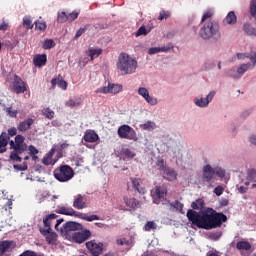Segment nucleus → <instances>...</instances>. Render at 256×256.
I'll list each match as a JSON object with an SVG mask.
<instances>
[{
	"mask_svg": "<svg viewBox=\"0 0 256 256\" xmlns=\"http://www.w3.org/2000/svg\"><path fill=\"white\" fill-rule=\"evenodd\" d=\"M7 145H9V135L7 132H2L0 135V153L7 151Z\"/></svg>",
	"mask_w": 256,
	"mask_h": 256,
	"instance_id": "obj_21",
	"label": "nucleus"
},
{
	"mask_svg": "<svg viewBox=\"0 0 256 256\" xmlns=\"http://www.w3.org/2000/svg\"><path fill=\"white\" fill-rule=\"evenodd\" d=\"M213 171H214V175H217L218 177H220V179H223V177H225L226 175L225 169L219 166L213 167Z\"/></svg>",
	"mask_w": 256,
	"mask_h": 256,
	"instance_id": "obj_41",
	"label": "nucleus"
},
{
	"mask_svg": "<svg viewBox=\"0 0 256 256\" xmlns=\"http://www.w3.org/2000/svg\"><path fill=\"white\" fill-rule=\"evenodd\" d=\"M164 149L163 150H158L159 153H169V155H171L172 153H175V150H169V148L171 147V145L169 144V142H164L163 144Z\"/></svg>",
	"mask_w": 256,
	"mask_h": 256,
	"instance_id": "obj_44",
	"label": "nucleus"
},
{
	"mask_svg": "<svg viewBox=\"0 0 256 256\" xmlns=\"http://www.w3.org/2000/svg\"><path fill=\"white\" fill-rule=\"evenodd\" d=\"M122 155H123L124 159H133V157H135V151H133L129 148H126V149H124Z\"/></svg>",
	"mask_w": 256,
	"mask_h": 256,
	"instance_id": "obj_42",
	"label": "nucleus"
},
{
	"mask_svg": "<svg viewBox=\"0 0 256 256\" xmlns=\"http://www.w3.org/2000/svg\"><path fill=\"white\" fill-rule=\"evenodd\" d=\"M17 129L18 128H16V127H11L8 129L7 135L9 137V139H11V137H15V135H17Z\"/></svg>",
	"mask_w": 256,
	"mask_h": 256,
	"instance_id": "obj_63",
	"label": "nucleus"
},
{
	"mask_svg": "<svg viewBox=\"0 0 256 256\" xmlns=\"http://www.w3.org/2000/svg\"><path fill=\"white\" fill-rule=\"evenodd\" d=\"M228 77H232V79H239V72L237 68H231L228 70Z\"/></svg>",
	"mask_w": 256,
	"mask_h": 256,
	"instance_id": "obj_51",
	"label": "nucleus"
},
{
	"mask_svg": "<svg viewBox=\"0 0 256 256\" xmlns=\"http://www.w3.org/2000/svg\"><path fill=\"white\" fill-rule=\"evenodd\" d=\"M122 89L123 87L119 84H108V86L98 88L96 90V93H104L105 95H107V93H113L115 95L117 93H120Z\"/></svg>",
	"mask_w": 256,
	"mask_h": 256,
	"instance_id": "obj_13",
	"label": "nucleus"
},
{
	"mask_svg": "<svg viewBox=\"0 0 256 256\" xmlns=\"http://www.w3.org/2000/svg\"><path fill=\"white\" fill-rule=\"evenodd\" d=\"M101 53H103V50H101V49H90L89 57L91 58V61H93V59H97V57H99V55H101Z\"/></svg>",
	"mask_w": 256,
	"mask_h": 256,
	"instance_id": "obj_38",
	"label": "nucleus"
},
{
	"mask_svg": "<svg viewBox=\"0 0 256 256\" xmlns=\"http://www.w3.org/2000/svg\"><path fill=\"white\" fill-rule=\"evenodd\" d=\"M73 207L74 209H78V210L87 208V202L85 201V196L81 194L74 196Z\"/></svg>",
	"mask_w": 256,
	"mask_h": 256,
	"instance_id": "obj_17",
	"label": "nucleus"
},
{
	"mask_svg": "<svg viewBox=\"0 0 256 256\" xmlns=\"http://www.w3.org/2000/svg\"><path fill=\"white\" fill-rule=\"evenodd\" d=\"M144 229L146 231H152V229H157V223H154L153 221H148L145 224Z\"/></svg>",
	"mask_w": 256,
	"mask_h": 256,
	"instance_id": "obj_55",
	"label": "nucleus"
},
{
	"mask_svg": "<svg viewBox=\"0 0 256 256\" xmlns=\"http://www.w3.org/2000/svg\"><path fill=\"white\" fill-rule=\"evenodd\" d=\"M79 13H81V11H73L70 14H68V21L69 23H73V21H75V19H77V17H79Z\"/></svg>",
	"mask_w": 256,
	"mask_h": 256,
	"instance_id": "obj_52",
	"label": "nucleus"
},
{
	"mask_svg": "<svg viewBox=\"0 0 256 256\" xmlns=\"http://www.w3.org/2000/svg\"><path fill=\"white\" fill-rule=\"evenodd\" d=\"M141 127L144 129V131H153V129H155V123L147 121L146 123L142 124Z\"/></svg>",
	"mask_w": 256,
	"mask_h": 256,
	"instance_id": "obj_43",
	"label": "nucleus"
},
{
	"mask_svg": "<svg viewBox=\"0 0 256 256\" xmlns=\"http://www.w3.org/2000/svg\"><path fill=\"white\" fill-rule=\"evenodd\" d=\"M238 71V77L241 79L247 71L253 69V66H251V62L240 64L237 68Z\"/></svg>",
	"mask_w": 256,
	"mask_h": 256,
	"instance_id": "obj_23",
	"label": "nucleus"
},
{
	"mask_svg": "<svg viewBox=\"0 0 256 256\" xmlns=\"http://www.w3.org/2000/svg\"><path fill=\"white\" fill-rule=\"evenodd\" d=\"M251 113H253V109H247L244 110L241 114H240V119H247V117H249V115H251Z\"/></svg>",
	"mask_w": 256,
	"mask_h": 256,
	"instance_id": "obj_61",
	"label": "nucleus"
},
{
	"mask_svg": "<svg viewBox=\"0 0 256 256\" xmlns=\"http://www.w3.org/2000/svg\"><path fill=\"white\" fill-rule=\"evenodd\" d=\"M124 203H126L127 207H130V209H137V207H140L139 201L127 196H124Z\"/></svg>",
	"mask_w": 256,
	"mask_h": 256,
	"instance_id": "obj_29",
	"label": "nucleus"
},
{
	"mask_svg": "<svg viewBox=\"0 0 256 256\" xmlns=\"http://www.w3.org/2000/svg\"><path fill=\"white\" fill-rule=\"evenodd\" d=\"M81 231L82 232H75L72 235V241L74 243L81 244V243H85V241H87V239H91V231L90 230L83 229V227H82Z\"/></svg>",
	"mask_w": 256,
	"mask_h": 256,
	"instance_id": "obj_12",
	"label": "nucleus"
},
{
	"mask_svg": "<svg viewBox=\"0 0 256 256\" xmlns=\"http://www.w3.org/2000/svg\"><path fill=\"white\" fill-rule=\"evenodd\" d=\"M202 181L208 185H213L215 183V171L211 165L206 164L202 169Z\"/></svg>",
	"mask_w": 256,
	"mask_h": 256,
	"instance_id": "obj_10",
	"label": "nucleus"
},
{
	"mask_svg": "<svg viewBox=\"0 0 256 256\" xmlns=\"http://www.w3.org/2000/svg\"><path fill=\"white\" fill-rule=\"evenodd\" d=\"M10 89L13 91V93L20 95V93H25V91H27V85L25 84V81L21 79V77L15 74L14 79L10 85Z\"/></svg>",
	"mask_w": 256,
	"mask_h": 256,
	"instance_id": "obj_9",
	"label": "nucleus"
},
{
	"mask_svg": "<svg viewBox=\"0 0 256 256\" xmlns=\"http://www.w3.org/2000/svg\"><path fill=\"white\" fill-rule=\"evenodd\" d=\"M44 228H40L41 235H47V233H51V220L45 217L43 219Z\"/></svg>",
	"mask_w": 256,
	"mask_h": 256,
	"instance_id": "obj_30",
	"label": "nucleus"
},
{
	"mask_svg": "<svg viewBox=\"0 0 256 256\" xmlns=\"http://www.w3.org/2000/svg\"><path fill=\"white\" fill-rule=\"evenodd\" d=\"M13 168L16 171H27V163H23V164H14Z\"/></svg>",
	"mask_w": 256,
	"mask_h": 256,
	"instance_id": "obj_60",
	"label": "nucleus"
},
{
	"mask_svg": "<svg viewBox=\"0 0 256 256\" xmlns=\"http://www.w3.org/2000/svg\"><path fill=\"white\" fill-rule=\"evenodd\" d=\"M250 15H252V17H256V0H251Z\"/></svg>",
	"mask_w": 256,
	"mask_h": 256,
	"instance_id": "obj_58",
	"label": "nucleus"
},
{
	"mask_svg": "<svg viewBox=\"0 0 256 256\" xmlns=\"http://www.w3.org/2000/svg\"><path fill=\"white\" fill-rule=\"evenodd\" d=\"M205 205V200H203L202 198H198L197 200L193 201L191 203V208L193 209L192 211H199L201 209H203Z\"/></svg>",
	"mask_w": 256,
	"mask_h": 256,
	"instance_id": "obj_31",
	"label": "nucleus"
},
{
	"mask_svg": "<svg viewBox=\"0 0 256 256\" xmlns=\"http://www.w3.org/2000/svg\"><path fill=\"white\" fill-rule=\"evenodd\" d=\"M86 247L88 251H90L91 255L93 256H99L103 253V243L101 242L91 240L86 243Z\"/></svg>",
	"mask_w": 256,
	"mask_h": 256,
	"instance_id": "obj_11",
	"label": "nucleus"
},
{
	"mask_svg": "<svg viewBox=\"0 0 256 256\" xmlns=\"http://www.w3.org/2000/svg\"><path fill=\"white\" fill-rule=\"evenodd\" d=\"M66 107H71L74 109L75 107H79L81 105V99L80 98H70L65 103Z\"/></svg>",
	"mask_w": 256,
	"mask_h": 256,
	"instance_id": "obj_33",
	"label": "nucleus"
},
{
	"mask_svg": "<svg viewBox=\"0 0 256 256\" xmlns=\"http://www.w3.org/2000/svg\"><path fill=\"white\" fill-rule=\"evenodd\" d=\"M43 115H45L47 119L51 120L55 117V111L51 110L50 108H46L43 110Z\"/></svg>",
	"mask_w": 256,
	"mask_h": 256,
	"instance_id": "obj_48",
	"label": "nucleus"
},
{
	"mask_svg": "<svg viewBox=\"0 0 256 256\" xmlns=\"http://www.w3.org/2000/svg\"><path fill=\"white\" fill-rule=\"evenodd\" d=\"M169 17H171V12L165 10H161L159 12V21H163V19H169Z\"/></svg>",
	"mask_w": 256,
	"mask_h": 256,
	"instance_id": "obj_49",
	"label": "nucleus"
},
{
	"mask_svg": "<svg viewBox=\"0 0 256 256\" xmlns=\"http://www.w3.org/2000/svg\"><path fill=\"white\" fill-rule=\"evenodd\" d=\"M161 175L166 179L167 181H175L177 179V172L173 170L171 167H167L164 169V171L161 173Z\"/></svg>",
	"mask_w": 256,
	"mask_h": 256,
	"instance_id": "obj_20",
	"label": "nucleus"
},
{
	"mask_svg": "<svg viewBox=\"0 0 256 256\" xmlns=\"http://www.w3.org/2000/svg\"><path fill=\"white\" fill-rule=\"evenodd\" d=\"M155 169H157V171H159L160 173L164 172L165 169H167L169 166L167 165V162L165 161V159L161 158V157H157V160L155 162L154 165Z\"/></svg>",
	"mask_w": 256,
	"mask_h": 256,
	"instance_id": "obj_25",
	"label": "nucleus"
},
{
	"mask_svg": "<svg viewBox=\"0 0 256 256\" xmlns=\"http://www.w3.org/2000/svg\"><path fill=\"white\" fill-rule=\"evenodd\" d=\"M148 33L149 31H147V28H145V26H141L135 33V37H141V35H147Z\"/></svg>",
	"mask_w": 256,
	"mask_h": 256,
	"instance_id": "obj_56",
	"label": "nucleus"
},
{
	"mask_svg": "<svg viewBox=\"0 0 256 256\" xmlns=\"http://www.w3.org/2000/svg\"><path fill=\"white\" fill-rule=\"evenodd\" d=\"M77 217L78 219H83L84 221H89V222L101 220V218L98 215L93 214V215L87 216V214L81 213V212H78Z\"/></svg>",
	"mask_w": 256,
	"mask_h": 256,
	"instance_id": "obj_27",
	"label": "nucleus"
},
{
	"mask_svg": "<svg viewBox=\"0 0 256 256\" xmlns=\"http://www.w3.org/2000/svg\"><path fill=\"white\" fill-rule=\"evenodd\" d=\"M243 31L246 35L250 37H256V28L253 27L250 23H245L243 25Z\"/></svg>",
	"mask_w": 256,
	"mask_h": 256,
	"instance_id": "obj_28",
	"label": "nucleus"
},
{
	"mask_svg": "<svg viewBox=\"0 0 256 256\" xmlns=\"http://www.w3.org/2000/svg\"><path fill=\"white\" fill-rule=\"evenodd\" d=\"M33 123H35V120L32 118H27L26 120L20 122L17 125V129L18 131H20L21 133H25L26 131H29V129H31V126L33 125Z\"/></svg>",
	"mask_w": 256,
	"mask_h": 256,
	"instance_id": "obj_18",
	"label": "nucleus"
},
{
	"mask_svg": "<svg viewBox=\"0 0 256 256\" xmlns=\"http://www.w3.org/2000/svg\"><path fill=\"white\" fill-rule=\"evenodd\" d=\"M173 43H168L166 46L158 47L160 53H169L173 49Z\"/></svg>",
	"mask_w": 256,
	"mask_h": 256,
	"instance_id": "obj_50",
	"label": "nucleus"
},
{
	"mask_svg": "<svg viewBox=\"0 0 256 256\" xmlns=\"http://www.w3.org/2000/svg\"><path fill=\"white\" fill-rule=\"evenodd\" d=\"M23 25L24 27H27V29H33V23L31 22V19L29 17L23 18Z\"/></svg>",
	"mask_w": 256,
	"mask_h": 256,
	"instance_id": "obj_59",
	"label": "nucleus"
},
{
	"mask_svg": "<svg viewBox=\"0 0 256 256\" xmlns=\"http://www.w3.org/2000/svg\"><path fill=\"white\" fill-rule=\"evenodd\" d=\"M56 213L59 215H67L69 217H77V215H79V212L75 211L73 207H65L63 205L57 206Z\"/></svg>",
	"mask_w": 256,
	"mask_h": 256,
	"instance_id": "obj_15",
	"label": "nucleus"
},
{
	"mask_svg": "<svg viewBox=\"0 0 256 256\" xmlns=\"http://www.w3.org/2000/svg\"><path fill=\"white\" fill-rule=\"evenodd\" d=\"M10 149L13 151L10 153L11 161H16V163H21L23 158H21V154L27 151V145L25 144V136L18 134L15 137V141L11 140L9 142Z\"/></svg>",
	"mask_w": 256,
	"mask_h": 256,
	"instance_id": "obj_4",
	"label": "nucleus"
},
{
	"mask_svg": "<svg viewBox=\"0 0 256 256\" xmlns=\"http://www.w3.org/2000/svg\"><path fill=\"white\" fill-rule=\"evenodd\" d=\"M84 141H86V143H97V141H99V135L95 133V131L86 132Z\"/></svg>",
	"mask_w": 256,
	"mask_h": 256,
	"instance_id": "obj_24",
	"label": "nucleus"
},
{
	"mask_svg": "<svg viewBox=\"0 0 256 256\" xmlns=\"http://www.w3.org/2000/svg\"><path fill=\"white\" fill-rule=\"evenodd\" d=\"M215 95H217V92L215 90H211L206 97L198 96L193 99L194 105L196 107H199L200 109H205L209 107V103L215 99Z\"/></svg>",
	"mask_w": 256,
	"mask_h": 256,
	"instance_id": "obj_8",
	"label": "nucleus"
},
{
	"mask_svg": "<svg viewBox=\"0 0 256 256\" xmlns=\"http://www.w3.org/2000/svg\"><path fill=\"white\" fill-rule=\"evenodd\" d=\"M225 21L227 25H235V23H237V15H235V12L230 11L226 16Z\"/></svg>",
	"mask_w": 256,
	"mask_h": 256,
	"instance_id": "obj_32",
	"label": "nucleus"
},
{
	"mask_svg": "<svg viewBox=\"0 0 256 256\" xmlns=\"http://www.w3.org/2000/svg\"><path fill=\"white\" fill-rule=\"evenodd\" d=\"M130 181L134 191H137L140 195H145V186L143 185V180H141V178H130Z\"/></svg>",
	"mask_w": 256,
	"mask_h": 256,
	"instance_id": "obj_16",
	"label": "nucleus"
},
{
	"mask_svg": "<svg viewBox=\"0 0 256 256\" xmlns=\"http://www.w3.org/2000/svg\"><path fill=\"white\" fill-rule=\"evenodd\" d=\"M148 105H151L152 107H155V105H158L159 100L157 98L150 96V94L147 95V97L144 99Z\"/></svg>",
	"mask_w": 256,
	"mask_h": 256,
	"instance_id": "obj_40",
	"label": "nucleus"
},
{
	"mask_svg": "<svg viewBox=\"0 0 256 256\" xmlns=\"http://www.w3.org/2000/svg\"><path fill=\"white\" fill-rule=\"evenodd\" d=\"M67 147H69V143L65 141L64 143L54 144L52 146V151H64Z\"/></svg>",
	"mask_w": 256,
	"mask_h": 256,
	"instance_id": "obj_36",
	"label": "nucleus"
},
{
	"mask_svg": "<svg viewBox=\"0 0 256 256\" xmlns=\"http://www.w3.org/2000/svg\"><path fill=\"white\" fill-rule=\"evenodd\" d=\"M35 67H43L47 64V54H38L33 58Z\"/></svg>",
	"mask_w": 256,
	"mask_h": 256,
	"instance_id": "obj_22",
	"label": "nucleus"
},
{
	"mask_svg": "<svg viewBox=\"0 0 256 256\" xmlns=\"http://www.w3.org/2000/svg\"><path fill=\"white\" fill-rule=\"evenodd\" d=\"M138 95H140V97L144 98L145 100L146 97L149 95V90L146 87H139Z\"/></svg>",
	"mask_w": 256,
	"mask_h": 256,
	"instance_id": "obj_46",
	"label": "nucleus"
},
{
	"mask_svg": "<svg viewBox=\"0 0 256 256\" xmlns=\"http://www.w3.org/2000/svg\"><path fill=\"white\" fill-rule=\"evenodd\" d=\"M13 247H15V243H13V241H1L0 242V256L5 255V253H9V251H11V249H13Z\"/></svg>",
	"mask_w": 256,
	"mask_h": 256,
	"instance_id": "obj_19",
	"label": "nucleus"
},
{
	"mask_svg": "<svg viewBox=\"0 0 256 256\" xmlns=\"http://www.w3.org/2000/svg\"><path fill=\"white\" fill-rule=\"evenodd\" d=\"M75 175L73 168L69 165H61L54 170V177L60 183L71 181Z\"/></svg>",
	"mask_w": 256,
	"mask_h": 256,
	"instance_id": "obj_6",
	"label": "nucleus"
},
{
	"mask_svg": "<svg viewBox=\"0 0 256 256\" xmlns=\"http://www.w3.org/2000/svg\"><path fill=\"white\" fill-rule=\"evenodd\" d=\"M61 231L65 233H69V231H83V225L81 223L68 221L63 224Z\"/></svg>",
	"mask_w": 256,
	"mask_h": 256,
	"instance_id": "obj_14",
	"label": "nucleus"
},
{
	"mask_svg": "<svg viewBox=\"0 0 256 256\" xmlns=\"http://www.w3.org/2000/svg\"><path fill=\"white\" fill-rule=\"evenodd\" d=\"M215 15V12L213 9H208L207 11L204 12L202 18H201V24L207 23V19H211Z\"/></svg>",
	"mask_w": 256,
	"mask_h": 256,
	"instance_id": "obj_35",
	"label": "nucleus"
},
{
	"mask_svg": "<svg viewBox=\"0 0 256 256\" xmlns=\"http://www.w3.org/2000/svg\"><path fill=\"white\" fill-rule=\"evenodd\" d=\"M247 181L256 183V169H248L247 171Z\"/></svg>",
	"mask_w": 256,
	"mask_h": 256,
	"instance_id": "obj_37",
	"label": "nucleus"
},
{
	"mask_svg": "<svg viewBox=\"0 0 256 256\" xmlns=\"http://www.w3.org/2000/svg\"><path fill=\"white\" fill-rule=\"evenodd\" d=\"M58 23H65L68 21V15L65 12H58V18H57Z\"/></svg>",
	"mask_w": 256,
	"mask_h": 256,
	"instance_id": "obj_47",
	"label": "nucleus"
},
{
	"mask_svg": "<svg viewBox=\"0 0 256 256\" xmlns=\"http://www.w3.org/2000/svg\"><path fill=\"white\" fill-rule=\"evenodd\" d=\"M6 112L8 113L9 117L15 118L18 115L17 110H12L11 107L6 108Z\"/></svg>",
	"mask_w": 256,
	"mask_h": 256,
	"instance_id": "obj_62",
	"label": "nucleus"
},
{
	"mask_svg": "<svg viewBox=\"0 0 256 256\" xmlns=\"http://www.w3.org/2000/svg\"><path fill=\"white\" fill-rule=\"evenodd\" d=\"M225 192V187L222 185H218L214 188L213 193L216 194L217 197H221V194Z\"/></svg>",
	"mask_w": 256,
	"mask_h": 256,
	"instance_id": "obj_54",
	"label": "nucleus"
},
{
	"mask_svg": "<svg viewBox=\"0 0 256 256\" xmlns=\"http://www.w3.org/2000/svg\"><path fill=\"white\" fill-rule=\"evenodd\" d=\"M186 216L192 225H195L198 229H206V231L217 229L227 221V215L223 212H217L213 208H206L201 212L189 209Z\"/></svg>",
	"mask_w": 256,
	"mask_h": 256,
	"instance_id": "obj_1",
	"label": "nucleus"
},
{
	"mask_svg": "<svg viewBox=\"0 0 256 256\" xmlns=\"http://www.w3.org/2000/svg\"><path fill=\"white\" fill-rule=\"evenodd\" d=\"M199 37H201L203 41H219V39H221L219 23L213 19L205 22L200 27Z\"/></svg>",
	"mask_w": 256,
	"mask_h": 256,
	"instance_id": "obj_2",
	"label": "nucleus"
},
{
	"mask_svg": "<svg viewBox=\"0 0 256 256\" xmlns=\"http://www.w3.org/2000/svg\"><path fill=\"white\" fill-rule=\"evenodd\" d=\"M87 31V26H84L83 28H80L75 36H74V39H78L79 37H81V35H83V33H85Z\"/></svg>",
	"mask_w": 256,
	"mask_h": 256,
	"instance_id": "obj_64",
	"label": "nucleus"
},
{
	"mask_svg": "<svg viewBox=\"0 0 256 256\" xmlns=\"http://www.w3.org/2000/svg\"><path fill=\"white\" fill-rule=\"evenodd\" d=\"M117 69L124 75H133L137 71V60L127 53H121L118 57Z\"/></svg>",
	"mask_w": 256,
	"mask_h": 256,
	"instance_id": "obj_5",
	"label": "nucleus"
},
{
	"mask_svg": "<svg viewBox=\"0 0 256 256\" xmlns=\"http://www.w3.org/2000/svg\"><path fill=\"white\" fill-rule=\"evenodd\" d=\"M35 25L39 31H45L47 29V24L44 21H36Z\"/></svg>",
	"mask_w": 256,
	"mask_h": 256,
	"instance_id": "obj_57",
	"label": "nucleus"
},
{
	"mask_svg": "<svg viewBox=\"0 0 256 256\" xmlns=\"http://www.w3.org/2000/svg\"><path fill=\"white\" fill-rule=\"evenodd\" d=\"M46 237V241L48 243H53L57 239V234L55 232L47 233V235H44Z\"/></svg>",
	"mask_w": 256,
	"mask_h": 256,
	"instance_id": "obj_45",
	"label": "nucleus"
},
{
	"mask_svg": "<svg viewBox=\"0 0 256 256\" xmlns=\"http://www.w3.org/2000/svg\"><path fill=\"white\" fill-rule=\"evenodd\" d=\"M236 248L239 251H249L251 249V243H249L247 241H239L236 244Z\"/></svg>",
	"mask_w": 256,
	"mask_h": 256,
	"instance_id": "obj_34",
	"label": "nucleus"
},
{
	"mask_svg": "<svg viewBox=\"0 0 256 256\" xmlns=\"http://www.w3.org/2000/svg\"><path fill=\"white\" fill-rule=\"evenodd\" d=\"M165 197H167V189L161 186H156L155 188V194L153 195V203L156 205H167L169 209H175L176 211H179V213H182V215L185 214L183 211V203L176 200L174 203H171L169 200H167Z\"/></svg>",
	"mask_w": 256,
	"mask_h": 256,
	"instance_id": "obj_3",
	"label": "nucleus"
},
{
	"mask_svg": "<svg viewBox=\"0 0 256 256\" xmlns=\"http://www.w3.org/2000/svg\"><path fill=\"white\" fill-rule=\"evenodd\" d=\"M118 135L120 139H128V141H137V132L133 127L124 124L118 128Z\"/></svg>",
	"mask_w": 256,
	"mask_h": 256,
	"instance_id": "obj_7",
	"label": "nucleus"
},
{
	"mask_svg": "<svg viewBox=\"0 0 256 256\" xmlns=\"http://www.w3.org/2000/svg\"><path fill=\"white\" fill-rule=\"evenodd\" d=\"M42 47L46 50L53 49V47H55V41L53 39H46L44 40Z\"/></svg>",
	"mask_w": 256,
	"mask_h": 256,
	"instance_id": "obj_39",
	"label": "nucleus"
},
{
	"mask_svg": "<svg viewBox=\"0 0 256 256\" xmlns=\"http://www.w3.org/2000/svg\"><path fill=\"white\" fill-rule=\"evenodd\" d=\"M55 153V150L51 148V151H49L42 159L43 165L49 166V165H55L56 161H53V155Z\"/></svg>",
	"mask_w": 256,
	"mask_h": 256,
	"instance_id": "obj_26",
	"label": "nucleus"
},
{
	"mask_svg": "<svg viewBox=\"0 0 256 256\" xmlns=\"http://www.w3.org/2000/svg\"><path fill=\"white\" fill-rule=\"evenodd\" d=\"M221 235V231L211 232L209 234V239H212L213 241H219V239H221Z\"/></svg>",
	"mask_w": 256,
	"mask_h": 256,
	"instance_id": "obj_53",
	"label": "nucleus"
}]
</instances>
